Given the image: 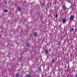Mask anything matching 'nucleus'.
I'll return each mask as SVG.
<instances>
[{
	"mask_svg": "<svg viewBox=\"0 0 77 77\" xmlns=\"http://www.w3.org/2000/svg\"><path fill=\"white\" fill-rule=\"evenodd\" d=\"M45 3L44 2L42 3V4H41V7H42V8H44V7H45Z\"/></svg>",
	"mask_w": 77,
	"mask_h": 77,
	"instance_id": "nucleus-1",
	"label": "nucleus"
},
{
	"mask_svg": "<svg viewBox=\"0 0 77 77\" xmlns=\"http://www.w3.org/2000/svg\"><path fill=\"white\" fill-rule=\"evenodd\" d=\"M63 10H64L65 11H66V6L64 5L63 6Z\"/></svg>",
	"mask_w": 77,
	"mask_h": 77,
	"instance_id": "nucleus-2",
	"label": "nucleus"
},
{
	"mask_svg": "<svg viewBox=\"0 0 77 77\" xmlns=\"http://www.w3.org/2000/svg\"><path fill=\"white\" fill-rule=\"evenodd\" d=\"M70 19L71 20H74V16L73 15L70 16Z\"/></svg>",
	"mask_w": 77,
	"mask_h": 77,
	"instance_id": "nucleus-3",
	"label": "nucleus"
},
{
	"mask_svg": "<svg viewBox=\"0 0 77 77\" xmlns=\"http://www.w3.org/2000/svg\"><path fill=\"white\" fill-rule=\"evenodd\" d=\"M45 53L46 55L48 54V51L47 50H46L45 51Z\"/></svg>",
	"mask_w": 77,
	"mask_h": 77,
	"instance_id": "nucleus-4",
	"label": "nucleus"
},
{
	"mask_svg": "<svg viewBox=\"0 0 77 77\" xmlns=\"http://www.w3.org/2000/svg\"><path fill=\"white\" fill-rule=\"evenodd\" d=\"M63 24H65V23H66V19L64 18L63 19Z\"/></svg>",
	"mask_w": 77,
	"mask_h": 77,
	"instance_id": "nucleus-5",
	"label": "nucleus"
},
{
	"mask_svg": "<svg viewBox=\"0 0 77 77\" xmlns=\"http://www.w3.org/2000/svg\"><path fill=\"white\" fill-rule=\"evenodd\" d=\"M33 34L34 36H35V37H36V36H37V35L36 32H34Z\"/></svg>",
	"mask_w": 77,
	"mask_h": 77,
	"instance_id": "nucleus-6",
	"label": "nucleus"
},
{
	"mask_svg": "<svg viewBox=\"0 0 77 77\" xmlns=\"http://www.w3.org/2000/svg\"><path fill=\"white\" fill-rule=\"evenodd\" d=\"M30 43H27L26 45V47H30Z\"/></svg>",
	"mask_w": 77,
	"mask_h": 77,
	"instance_id": "nucleus-7",
	"label": "nucleus"
},
{
	"mask_svg": "<svg viewBox=\"0 0 77 77\" xmlns=\"http://www.w3.org/2000/svg\"><path fill=\"white\" fill-rule=\"evenodd\" d=\"M51 62L52 63H54V59H52L51 61Z\"/></svg>",
	"mask_w": 77,
	"mask_h": 77,
	"instance_id": "nucleus-8",
	"label": "nucleus"
},
{
	"mask_svg": "<svg viewBox=\"0 0 77 77\" xmlns=\"http://www.w3.org/2000/svg\"><path fill=\"white\" fill-rule=\"evenodd\" d=\"M17 10L18 11H21V8L19 7L17 8Z\"/></svg>",
	"mask_w": 77,
	"mask_h": 77,
	"instance_id": "nucleus-9",
	"label": "nucleus"
},
{
	"mask_svg": "<svg viewBox=\"0 0 77 77\" xmlns=\"http://www.w3.org/2000/svg\"><path fill=\"white\" fill-rule=\"evenodd\" d=\"M16 77H18L19 76V74L16 73L15 75Z\"/></svg>",
	"mask_w": 77,
	"mask_h": 77,
	"instance_id": "nucleus-10",
	"label": "nucleus"
},
{
	"mask_svg": "<svg viewBox=\"0 0 77 77\" xmlns=\"http://www.w3.org/2000/svg\"><path fill=\"white\" fill-rule=\"evenodd\" d=\"M66 1L68 3H71V1L70 0H66Z\"/></svg>",
	"mask_w": 77,
	"mask_h": 77,
	"instance_id": "nucleus-11",
	"label": "nucleus"
},
{
	"mask_svg": "<svg viewBox=\"0 0 77 77\" xmlns=\"http://www.w3.org/2000/svg\"><path fill=\"white\" fill-rule=\"evenodd\" d=\"M74 30V28H72L70 31L71 32H73Z\"/></svg>",
	"mask_w": 77,
	"mask_h": 77,
	"instance_id": "nucleus-12",
	"label": "nucleus"
},
{
	"mask_svg": "<svg viewBox=\"0 0 77 77\" xmlns=\"http://www.w3.org/2000/svg\"><path fill=\"white\" fill-rule=\"evenodd\" d=\"M46 8L47 9H48V4L47 5Z\"/></svg>",
	"mask_w": 77,
	"mask_h": 77,
	"instance_id": "nucleus-13",
	"label": "nucleus"
},
{
	"mask_svg": "<svg viewBox=\"0 0 77 77\" xmlns=\"http://www.w3.org/2000/svg\"><path fill=\"white\" fill-rule=\"evenodd\" d=\"M4 12H8V10H7L6 9H5L4 10Z\"/></svg>",
	"mask_w": 77,
	"mask_h": 77,
	"instance_id": "nucleus-14",
	"label": "nucleus"
},
{
	"mask_svg": "<svg viewBox=\"0 0 77 77\" xmlns=\"http://www.w3.org/2000/svg\"><path fill=\"white\" fill-rule=\"evenodd\" d=\"M26 77H31V76L30 75H26Z\"/></svg>",
	"mask_w": 77,
	"mask_h": 77,
	"instance_id": "nucleus-15",
	"label": "nucleus"
},
{
	"mask_svg": "<svg viewBox=\"0 0 77 77\" xmlns=\"http://www.w3.org/2000/svg\"><path fill=\"white\" fill-rule=\"evenodd\" d=\"M56 18H58V14H56Z\"/></svg>",
	"mask_w": 77,
	"mask_h": 77,
	"instance_id": "nucleus-16",
	"label": "nucleus"
},
{
	"mask_svg": "<svg viewBox=\"0 0 77 77\" xmlns=\"http://www.w3.org/2000/svg\"><path fill=\"white\" fill-rule=\"evenodd\" d=\"M39 71H40L41 72L42 71V70L41 69V67L39 68Z\"/></svg>",
	"mask_w": 77,
	"mask_h": 77,
	"instance_id": "nucleus-17",
	"label": "nucleus"
},
{
	"mask_svg": "<svg viewBox=\"0 0 77 77\" xmlns=\"http://www.w3.org/2000/svg\"><path fill=\"white\" fill-rule=\"evenodd\" d=\"M44 3H45V1L47 0H43Z\"/></svg>",
	"mask_w": 77,
	"mask_h": 77,
	"instance_id": "nucleus-18",
	"label": "nucleus"
},
{
	"mask_svg": "<svg viewBox=\"0 0 77 77\" xmlns=\"http://www.w3.org/2000/svg\"><path fill=\"white\" fill-rule=\"evenodd\" d=\"M6 1H5V5H6Z\"/></svg>",
	"mask_w": 77,
	"mask_h": 77,
	"instance_id": "nucleus-19",
	"label": "nucleus"
},
{
	"mask_svg": "<svg viewBox=\"0 0 77 77\" xmlns=\"http://www.w3.org/2000/svg\"><path fill=\"white\" fill-rule=\"evenodd\" d=\"M48 56H47V58L46 59V60H48Z\"/></svg>",
	"mask_w": 77,
	"mask_h": 77,
	"instance_id": "nucleus-20",
	"label": "nucleus"
},
{
	"mask_svg": "<svg viewBox=\"0 0 77 77\" xmlns=\"http://www.w3.org/2000/svg\"><path fill=\"white\" fill-rule=\"evenodd\" d=\"M70 22H69V24H70Z\"/></svg>",
	"mask_w": 77,
	"mask_h": 77,
	"instance_id": "nucleus-21",
	"label": "nucleus"
}]
</instances>
